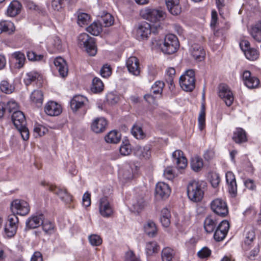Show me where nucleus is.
<instances>
[{
    "label": "nucleus",
    "mask_w": 261,
    "mask_h": 261,
    "mask_svg": "<svg viewBox=\"0 0 261 261\" xmlns=\"http://www.w3.org/2000/svg\"><path fill=\"white\" fill-rule=\"evenodd\" d=\"M0 89L2 92L6 94H10L13 92L14 87L7 81L4 80L1 83Z\"/></svg>",
    "instance_id": "nucleus-47"
},
{
    "label": "nucleus",
    "mask_w": 261,
    "mask_h": 261,
    "mask_svg": "<svg viewBox=\"0 0 261 261\" xmlns=\"http://www.w3.org/2000/svg\"><path fill=\"white\" fill-rule=\"evenodd\" d=\"M244 54L246 58L250 61L256 60L259 55L258 50L254 48H250Z\"/></svg>",
    "instance_id": "nucleus-45"
},
{
    "label": "nucleus",
    "mask_w": 261,
    "mask_h": 261,
    "mask_svg": "<svg viewBox=\"0 0 261 261\" xmlns=\"http://www.w3.org/2000/svg\"><path fill=\"white\" fill-rule=\"evenodd\" d=\"M229 229V223L227 220H223L217 226L214 234V239L220 242L225 238Z\"/></svg>",
    "instance_id": "nucleus-13"
},
{
    "label": "nucleus",
    "mask_w": 261,
    "mask_h": 261,
    "mask_svg": "<svg viewBox=\"0 0 261 261\" xmlns=\"http://www.w3.org/2000/svg\"><path fill=\"white\" fill-rule=\"evenodd\" d=\"M159 250V246L155 242H148L146 245V252L148 255H151Z\"/></svg>",
    "instance_id": "nucleus-46"
},
{
    "label": "nucleus",
    "mask_w": 261,
    "mask_h": 261,
    "mask_svg": "<svg viewBox=\"0 0 261 261\" xmlns=\"http://www.w3.org/2000/svg\"><path fill=\"white\" fill-rule=\"evenodd\" d=\"M11 56L16 60V67L17 68H22L26 60L24 54L20 51H17L13 53Z\"/></svg>",
    "instance_id": "nucleus-33"
},
{
    "label": "nucleus",
    "mask_w": 261,
    "mask_h": 261,
    "mask_svg": "<svg viewBox=\"0 0 261 261\" xmlns=\"http://www.w3.org/2000/svg\"><path fill=\"white\" fill-rule=\"evenodd\" d=\"M163 14L162 11L149 8H146L141 11L142 16L151 22L160 21L163 18Z\"/></svg>",
    "instance_id": "nucleus-8"
},
{
    "label": "nucleus",
    "mask_w": 261,
    "mask_h": 261,
    "mask_svg": "<svg viewBox=\"0 0 261 261\" xmlns=\"http://www.w3.org/2000/svg\"><path fill=\"white\" fill-rule=\"evenodd\" d=\"M15 31L14 23L10 21H0V34L4 32L12 33Z\"/></svg>",
    "instance_id": "nucleus-34"
},
{
    "label": "nucleus",
    "mask_w": 261,
    "mask_h": 261,
    "mask_svg": "<svg viewBox=\"0 0 261 261\" xmlns=\"http://www.w3.org/2000/svg\"><path fill=\"white\" fill-rule=\"evenodd\" d=\"M107 101L111 105L116 103L119 100L118 96L113 92L109 93L106 96Z\"/></svg>",
    "instance_id": "nucleus-57"
},
{
    "label": "nucleus",
    "mask_w": 261,
    "mask_h": 261,
    "mask_svg": "<svg viewBox=\"0 0 261 261\" xmlns=\"http://www.w3.org/2000/svg\"><path fill=\"white\" fill-rule=\"evenodd\" d=\"M171 190L168 184L159 182L156 185L155 195L156 197L165 199L169 197Z\"/></svg>",
    "instance_id": "nucleus-18"
},
{
    "label": "nucleus",
    "mask_w": 261,
    "mask_h": 261,
    "mask_svg": "<svg viewBox=\"0 0 261 261\" xmlns=\"http://www.w3.org/2000/svg\"><path fill=\"white\" fill-rule=\"evenodd\" d=\"M45 113L50 116L59 115L62 112L61 105L54 101H48L44 107Z\"/></svg>",
    "instance_id": "nucleus-17"
},
{
    "label": "nucleus",
    "mask_w": 261,
    "mask_h": 261,
    "mask_svg": "<svg viewBox=\"0 0 261 261\" xmlns=\"http://www.w3.org/2000/svg\"><path fill=\"white\" fill-rule=\"evenodd\" d=\"M111 68L110 66L106 64L100 70V74L103 77H108L111 74Z\"/></svg>",
    "instance_id": "nucleus-60"
},
{
    "label": "nucleus",
    "mask_w": 261,
    "mask_h": 261,
    "mask_svg": "<svg viewBox=\"0 0 261 261\" xmlns=\"http://www.w3.org/2000/svg\"><path fill=\"white\" fill-rule=\"evenodd\" d=\"M198 120L199 128L201 130L204 127L205 122V113L203 108L200 111Z\"/></svg>",
    "instance_id": "nucleus-54"
},
{
    "label": "nucleus",
    "mask_w": 261,
    "mask_h": 261,
    "mask_svg": "<svg viewBox=\"0 0 261 261\" xmlns=\"http://www.w3.org/2000/svg\"><path fill=\"white\" fill-rule=\"evenodd\" d=\"M77 41L80 47L85 48L90 56H93L96 54V49L94 38L87 33H82L78 36Z\"/></svg>",
    "instance_id": "nucleus-3"
},
{
    "label": "nucleus",
    "mask_w": 261,
    "mask_h": 261,
    "mask_svg": "<svg viewBox=\"0 0 261 261\" xmlns=\"http://www.w3.org/2000/svg\"><path fill=\"white\" fill-rule=\"evenodd\" d=\"M102 20L105 27L112 25L114 23V19L112 15L109 13L106 14L102 17Z\"/></svg>",
    "instance_id": "nucleus-56"
},
{
    "label": "nucleus",
    "mask_w": 261,
    "mask_h": 261,
    "mask_svg": "<svg viewBox=\"0 0 261 261\" xmlns=\"http://www.w3.org/2000/svg\"><path fill=\"white\" fill-rule=\"evenodd\" d=\"M107 125V121L104 118H98L92 122L91 129L96 133H100L105 130Z\"/></svg>",
    "instance_id": "nucleus-24"
},
{
    "label": "nucleus",
    "mask_w": 261,
    "mask_h": 261,
    "mask_svg": "<svg viewBox=\"0 0 261 261\" xmlns=\"http://www.w3.org/2000/svg\"><path fill=\"white\" fill-rule=\"evenodd\" d=\"M125 261H140V260L135 256L133 251H130L126 253Z\"/></svg>",
    "instance_id": "nucleus-64"
},
{
    "label": "nucleus",
    "mask_w": 261,
    "mask_h": 261,
    "mask_svg": "<svg viewBox=\"0 0 261 261\" xmlns=\"http://www.w3.org/2000/svg\"><path fill=\"white\" fill-rule=\"evenodd\" d=\"M173 162L176 164L178 169H185L187 166V160L184 153L180 150H176L172 153Z\"/></svg>",
    "instance_id": "nucleus-19"
},
{
    "label": "nucleus",
    "mask_w": 261,
    "mask_h": 261,
    "mask_svg": "<svg viewBox=\"0 0 261 261\" xmlns=\"http://www.w3.org/2000/svg\"><path fill=\"white\" fill-rule=\"evenodd\" d=\"M54 63L60 75L63 77H65L68 73L65 61L61 57H58L55 59Z\"/></svg>",
    "instance_id": "nucleus-23"
},
{
    "label": "nucleus",
    "mask_w": 261,
    "mask_h": 261,
    "mask_svg": "<svg viewBox=\"0 0 261 261\" xmlns=\"http://www.w3.org/2000/svg\"><path fill=\"white\" fill-rule=\"evenodd\" d=\"M42 228L44 231L46 233H51L54 231V226L50 221L45 220L43 221Z\"/></svg>",
    "instance_id": "nucleus-53"
},
{
    "label": "nucleus",
    "mask_w": 261,
    "mask_h": 261,
    "mask_svg": "<svg viewBox=\"0 0 261 261\" xmlns=\"http://www.w3.org/2000/svg\"><path fill=\"white\" fill-rule=\"evenodd\" d=\"M98 208L100 214L105 218L111 216L113 213V208L107 197L101 198L98 202Z\"/></svg>",
    "instance_id": "nucleus-10"
},
{
    "label": "nucleus",
    "mask_w": 261,
    "mask_h": 261,
    "mask_svg": "<svg viewBox=\"0 0 261 261\" xmlns=\"http://www.w3.org/2000/svg\"><path fill=\"white\" fill-rule=\"evenodd\" d=\"M77 23L81 27L88 24L90 19L89 14L80 12L77 13Z\"/></svg>",
    "instance_id": "nucleus-43"
},
{
    "label": "nucleus",
    "mask_w": 261,
    "mask_h": 261,
    "mask_svg": "<svg viewBox=\"0 0 261 261\" xmlns=\"http://www.w3.org/2000/svg\"><path fill=\"white\" fill-rule=\"evenodd\" d=\"M12 121L17 129H21L26 125V119L24 114L20 111H14L11 116Z\"/></svg>",
    "instance_id": "nucleus-21"
},
{
    "label": "nucleus",
    "mask_w": 261,
    "mask_h": 261,
    "mask_svg": "<svg viewBox=\"0 0 261 261\" xmlns=\"http://www.w3.org/2000/svg\"><path fill=\"white\" fill-rule=\"evenodd\" d=\"M191 53L194 59L198 61L204 60L205 55L203 48L198 44H194L192 46Z\"/></svg>",
    "instance_id": "nucleus-26"
},
{
    "label": "nucleus",
    "mask_w": 261,
    "mask_h": 261,
    "mask_svg": "<svg viewBox=\"0 0 261 261\" xmlns=\"http://www.w3.org/2000/svg\"><path fill=\"white\" fill-rule=\"evenodd\" d=\"M31 100L37 106H41L43 101V94L41 91L34 90L30 96Z\"/></svg>",
    "instance_id": "nucleus-37"
},
{
    "label": "nucleus",
    "mask_w": 261,
    "mask_h": 261,
    "mask_svg": "<svg viewBox=\"0 0 261 261\" xmlns=\"http://www.w3.org/2000/svg\"><path fill=\"white\" fill-rule=\"evenodd\" d=\"M217 225L216 219L212 217H207L204 222V228L207 233H212L215 229Z\"/></svg>",
    "instance_id": "nucleus-31"
},
{
    "label": "nucleus",
    "mask_w": 261,
    "mask_h": 261,
    "mask_svg": "<svg viewBox=\"0 0 261 261\" xmlns=\"http://www.w3.org/2000/svg\"><path fill=\"white\" fill-rule=\"evenodd\" d=\"M249 32L255 41L261 42V20L258 21L255 24L252 25Z\"/></svg>",
    "instance_id": "nucleus-28"
},
{
    "label": "nucleus",
    "mask_w": 261,
    "mask_h": 261,
    "mask_svg": "<svg viewBox=\"0 0 261 261\" xmlns=\"http://www.w3.org/2000/svg\"><path fill=\"white\" fill-rule=\"evenodd\" d=\"M134 154L140 159H148L151 155L150 148L149 146H137L134 149Z\"/></svg>",
    "instance_id": "nucleus-27"
},
{
    "label": "nucleus",
    "mask_w": 261,
    "mask_h": 261,
    "mask_svg": "<svg viewBox=\"0 0 261 261\" xmlns=\"http://www.w3.org/2000/svg\"><path fill=\"white\" fill-rule=\"evenodd\" d=\"M5 106L6 111H8L9 113H11L13 110H16L18 107L17 103L13 100L8 101Z\"/></svg>",
    "instance_id": "nucleus-59"
},
{
    "label": "nucleus",
    "mask_w": 261,
    "mask_h": 261,
    "mask_svg": "<svg viewBox=\"0 0 261 261\" xmlns=\"http://www.w3.org/2000/svg\"><path fill=\"white\" fill-rule=\"evenodd\" d=\"M27 56L29 60L31 61H40L43 59V55H37L33 51H28Z\"/></svg>",
    "instance_id": "nucleus-52"
},
{
    "label": "nucleus",
    "mask_w": 261,
    "mask_h": 261,
    "mask_svg": "<svg viewBox=\"0 0 261 261\" xmlns=\"http://www.w3.org/2000/svg\"><path fill=\"white\" fill-rule=\"evenodd\" d=\"M164 86V83L162 81L155 82L151 87V93L154 95H161L162 93Z\"/></svg>",
    "instance_id": "nucleus-44"
},
{
    "label": "nucleus",
    "mask_w": 261,
    "mask_h": 261,
    "mask_svg": "<svg viewBox=\"0 0 261 261\" xmlns=\"http://www.w3.org/2000/svg\"><path fill=\"white\" fill-rule=\"evenodd\" d=\"M225 178L229 192L233 196H235L237 192V185L234 174L231 171H228L226 173Z\"/></svg>",
    "instance_id": "nucleus-22"
},
{
    "label": "nucleus",
    "mask_w": 261,
    "mask_h": 261,
    "mask_svg": "<svg viewBox=\"0 0 261 261\" xmlns=\"http://www.w3.org/2000/svg\"><path fill=\"white\" fill-rule=\"evenodd\" d=\"M219 97L228 107L230 106L234 100L233 94L230 88L225 84H221L219 87Z\"/></svg>",
    "instance_id": "nucleus-11"
},
{
    "label": "nucleus",
    "mask_w": 261,
    "mask_h": 261,
    "mask_svg": "<svg viewBox=\"0 0 261 261\" xmlns=\"http://www.w3.org/2000/svg\"><path fill=\"white\" fill-rule=\"evenodd\" d=\"M132 134L133 135L138 139H142L145 136L141 126L135 125L132 128Z\"/></svg>",
    "instance_id": "nucleus-48"
},
{
    "label": "nucleus",
    "mask_w": 261,
    "mask_h": 261,
    "mask_svg": "<svg viewBox=\"0 0 261 261\" xmlns=\"http://www.w3.org/2000/svg\"><path fill=\"white\" fill-rule=\"evenodd\" d=\"M18 218L15 215L9 216L8 222L5 227V232L8 237H13L17 231Z\"/></svg>",
    "instance_id": "nucleus-12"
},
{
    "label": "nucleus",
    "mask_w": 261,
    "mask_h": 261,
    "mask_svg": "<svg viewBox=\"0 0 261 261\" xmlns=\"http://www.w3.org/2000/svg\"><path fill=\"white\" fill-rule=\"evenodd\" d=\"M144 231L149 237H155L158 232L155 224L152 221H148L144 226Z\"/></svg>",
    "instance_id": "nucleus-32"
},
{
    "label": "nucleus",
    "mask_w": 261,
    "mask_h": 261,
    "mask_svg": "<svg viewBox=\"0 0 261 261\" xmlns=\"http://www.w3.org/2000/svg\"><path fill=\"white\" fill-rule=\"evenodd\" d=\"M83 205L85 207H88L91 204L90 194L86 192L83 196Z\"/></svg>",
    "instance_id": "nucleus-63"
},
{
    "label": "nucleus",
    "mask_w": 261,
    "mask_h": 261,
    "mask_svg": "<svg viewBox=\"0 0 261 261\" xmlns=\"http://www.w3.org/2000/svg\"><path fill=\"white\" fill-rule=\"evenodd\" d=\"M175 74V70L173 68H169L166 70V81L171 86H173V80Z\"/></svg>",
    "instance_id": "nucleus-49"
},
{
    "label": "nucleus",
    "mask_w": 261,
    "mask_h": 261,
    "mask_svg": "<svg viewBox=\"0 0 261 261\" xmlns=\"http://www.w3.org/2000/svg\"><path fill=\"white\" fill-rule=\"evenodd\" d=\"M132 205L138 212L142 211L146 205V202L142 196H138L133 200Z\"/></svg>",
    "instance_id": "nucleus-36"
},
{
    "label": "nucleus",
    "mask_w": 261,
    "mask_h": 261,
    "mask_svg": "<svg viewBox=\"0 0 261 261\" xmlns=\"http://www.w3.org/2000/svg\"><path fill=\"white\" fill-rule=\"evenodd\" d=\"M103 84L100 79L94 77L93 79L91 88L92 92L95 93L101 92L103 89Z\"/></svg>",
    "instance_id": "nucleus-40"
},
{
    "label": "nucleus",
    "mask_w": 261,
    "mask_h": 261,
    "mask_svg": "<svg viewBox=\"0 0 261 261\" xmlns=\"http://www.w3.org/2000/svg\"><path fill=\"white\" fill-rule=\"evenodd\" d=\"M179 46V41L176 36L173 34H168L165 36L161 48L164 53L172 54L177 51Z\"/></svg>",
    "instance_id": "nucleus-4"
},
{
    "label": "nucleus",
    "mask_w": 261,
    "mask_h": 261,
    "mask_svg": "<svg viewBox=\"0 0 261 261\" xmlns=\"http://www.w3.org/2000/svg\"><path fill=\"white\" fill-rule=\"evenodd\" d=\"M44 219V216L42 214L32 216L26 221V227L28 229L36 228L43 223Z\"/></svg>",
    "instance_id": "nucleus-20"
},
{
    "label": "nucleus",
    "mask_w": 261,
    "mask_h": 261,
    "mask_svg": "<svg viewBox=\"0 0 261 261\" xmlns=\"http://www.w3.org/2000/svg\"><path fill=\"white\" fill-rule=\"evenodd\" d=\"M105 139L108 143H117L120 140L121 135L116 130H112L105 136Z\"/></svg>",
    "instance_id": "nucleus-35"
},
{
    "label": "nucleus",
    "mask_w": 261,
    "mask_h": 261,
    "mask_svg": "<svg viewBox=\"0 0 261 261\" xmlns=\"http://www.w3.org/2000/svg\"><path fill=\"white\" fill-rule=\"evenodd\" d=\"M151 32H154L151 29V25L146 22H143L136 27L135 36L138 40H146L149 37Z\"/></svg>",
    "instance_id": "nucleus-7"
},
{
    "label": "nucleus",
    "mask_w": 261,
    "mask_h": 261,
    "mask_svg": "<svg viewBox=\"0 0 261 261\" xmlns=\"http://www.w3.org/2000/svg\"><path fill=\"white\" fill-rule=\"evenodd\" d=\"M21 5L17 1H13L7 9V14L10 17H14L20 12Z\"/></svg>",
    "instance_id": "nucleus-29"
},
{
    "label": "nucleus",
    "mask_w": 261,
    "mask_h": 261,
    "mask_svg": "<svg viewBox=\"0 0 261 261\" xmlns=\"http://www.w3.org/2000/svg\"><path fill=\"white\" fill-rule=\"evenodd\" d=\"M21 134V137L23 140H27L29 138V131L28 128L24 125L21 129H17Z\"/></svg>",
    "instance_id": "nucleus-62"
},
{
    "label": "nucleus",
    "mask_w": 261,
    "mask_h": 261,
    "mask_svg": "<svg viewBox=\"0 0 261 261\" xmlns=\"http://www.w3.org/2000/svg\"><path fill=\"white\" fill-rule=\"evenodd\" d=\"M90 244L93 246H98L101 244L102 240L99 236L93 234L89 237Z\"/></svg>",
    "instance_id": "nucleus-58"
},
{
    "label": "nucleus",
    "mask_w": 261,
    "mask_h": 261,
    "mask_svg": "<svg viewBox=\"0 0 261 261\" xmlns=\"http://www.w3.org/2000/svg\"><path fill=\"white\" fill-rule=\"evenodd\" d=\"M205 183L202 181L193 180L187 186V195L189 199L194 202L200 201L204 195Z\"/></svg>",
    "instance_id": "nucleus-1"
},
{
    "label": "nucleus",
    "mask_w": 261,
    "mask_h": 261,
    "mask_svg": "<svg viewBox=\"0 0 261 261\" xmlns=\"http://www.w3.org/2000/svg\"><path fill=\"white\" fill-rule=\"evenodd\" d=\"M175 255V251L170 248H164L162 252V258L163 261H172Z\"/></svg>",
    "instance_id": "nucleus-39"
},
{
    "label": "nucleus",
    "mask_w": 261,
    "mask_h": 261,
    "mask_svg": "<svg viewBox=\"0 0 261 261\" xmlns=\"http://www.w3.org/2000/svg\"><path fill=\"white\" fill-rule=\"evenodd\" d=\"M87 31L94 36H97L102 31L101 24L99 22L94 21L87 28Z\"/></svg>",
    "instance_id": "nucleus-41"
},
{
    "label": "nucleus",
    "mask_w": 261,
    "mask_h": 261,
    "mask_svg": "<svg viewBox=\"0 0 261 261\" xmlns=\"http://www.w3.org/2000/svg\"><path fill=\"white\" fill-rule=\"evenodd\" d=\"M202 159L198 156H194L191 161V167L194 171L198 172L203 167Z\"/></svg>",
    "instance_id": "nucleus-42"
},
{
    "label": "nucleus",
    "mask_w": 261,
    "mask_h": 261,
    "mask_svg": "<svg viewBox=\"0 0 261 261\" xmlns=\"http://www.w3.org/2000/svg\"><path fill=\"white\" fill-rule=\"evenodd\" d=\"M11 208L13 212H16L21 216H25L30 211V206L27 202L23 200L15 199L11 202Z\"/></svg>",
    "instance_id": "nucleus-9"
},
{
    "label": "nucleus",
    "mask_w": 261,
    "mask_h": 261,
    "mask_svg": "<svg viewBox=\"0 0 261 261\" xmlns=\"http://www.w3.org/2000/svg\"><path fill=\"white\" fill-rule=\"evenodd\" d=\"M211 210L216 215L224 217L228 214V208L226 202L223 199L217 198L210 203Z\"/></svg>",
    "instance_id": "nucleus-6"
},
{
    "label": "nucleus",
    "mask_w": 261,
    "mask_h": 261,
    "mask_svg": "<svg viewBox=\"0 0 261 261\" xmlns=\"http://www.w3.org/2000/svg\"><path fill=\"white\" fill-rule=\"evenodd\" d=\"M246 231L244 247L246 249H248L249 246L254 240L255 236L254 231L251 229L247 228L246 229Z\"/></svg>",
    "instance_id": "nucleus-38"
},
{
    "label": "nucleus",
    "mask_w": 261,
    "mask_h": 261,
    "mask_svg": "<svg viewBox=\"0 0 261 261\" xmlns=\"http://www.w3.org/2000/svg\"><path fill=\"white\" fill-rule=\"evenodd\" d=\"M179 84L181 88L186 91H192L195 87L194 71L188 70L179 79Z\"/></svg>",
    "instance_id": "nucleus-5"
},
{
    "label": "nucleus",
    "mask_w": 261,
    "mask_h": 261,
    "mask_svg": "<svg viewBox=\"0 0 261 261\" xmlns=\"http://www.w3.org/2000/svg\"><path fill=\"white\" fill-rule=\"evenodd\" d=\"M39 76V74L35 71H31L26 74L24 79V82L26 85L31 84L32 82L35 81Z\"/></svg>",
    "instance_id": "nucleus-50"
},
{
    "label": "nucleus",
    "mask_w": 261,
    "mask_h": 261,
    "mask_svg": "<svg viewBox=\"0 0 261 261\" xmlns=\"http://www.w3.org/2000/svg\"><path fill=\"white\" fill-rule=\"evenodd\" d=\"M88 102V99L82 95H76L70 100V107L73 112H76L84 108Z\"/></svg>",
    "instance_id": "nucleus-14"
},
{
    "label": "nucleus",
    "mask_w": 261,
    "mask_h": 261,
    "mask_svg": "<svg viewBox=\"0 0 261 261\" xmlns=\"http://www.w3.org/2000/svg\"><path fill=\"white\" fill-rule=\"evenodd\" d=\"M119 151L122 155H128L132 152L131 145L128 142H123L119 148Z\"/></svg>",
    "instance_id": "nucleus-51"
},
{
    "label": "nucleus",
    "mask_w": 261,
    "mask_h": 261,
    "mask_svg": "<svg viewBox=\"0 0 261 261\" xmlns=\"http://www.w3.org/2000/svg\"><path fill=\"white\" fill-rule=\"evenodd\" d=\"M40 185L46 188L49 191L57 195L65 203L68 204L72 201V196L67 192L66 189L57 187L45 180L40 182Z\"/></svg>",
    "instance_id": "nucleus-2"
},
{
    "label": "nucleus",
    "mask_w": 261,
    "mask_h": 261,
    "mask_svg": "<svg viewBox=\"0 0 261 261\" xmlns=\"http://www.w3.org/2000/svg\"><path fill=\"white\" fill-rule=\"evenodd\" d=\"M47 130V129L42 125H36L34 128V132L36 137L44 135Z\"/></svg>",
    "instance_id": "nucleus-55"
},
{
    "label": "nucleus",
    "mask_w": 261,
    "mask_h": 261,
    "mask_svg": "<svg viewBox=\"0 0 261 261\" xmlns=\"http://www.w3.org/2000/svg\"><path fill=\"white\" fill-rule=\"evenodd\" d=\"M232 140L238 144L247 141V136L245 131L242 128H237L233 132Z\"/></svg>",
    "instance_id": "nucleus-30"
},
{
    "label": "nucleus",
    "mask_w": 261,
    "mask_h": 261,
    "mask_svg": "<svg viewBox=\"0 0 261 261\" xmlns=\"http://www.w3.org/2000/svg\"><path fill=\"white\" fill-rule=\"evenodd\" d=\"M166 5L169 12L174 15H177L181 12L179 0H166Z\"/></svg>",
    "instance_id": "nucleus-25"
},
{
    "label": "nucleus",
    "mask_w": 261,
    "mask_h": 261,
    "mask_svg": "<svg viewBox=\"0 0 261 261\" xmlns=\"http://www.w3.org/2000/svg\"><path fill=\"white\" fill-rule=\"evenodd\" d=\"M128 72L135 76H138L140 73V63L135 57L129 58L126 63Z\"/></svg>",
    "instance_id": "nucleus-16"
},
{
    "label": "nucleus",
    "mask_w": 261,
    "mask_h": 261,
    "mask_svg": "<svg viewBox=\"0 0 261 261\" xmlns=\"http://www.w3.org/2000/svg\"><path fill=\"white\" fill-rule=\"evenodd\" d=\"M211 253V251L207 247H203L197 253L199 257L204 258L208 257Z\"/></svg>",
    "instance_id": "nucleus-61"
},
{
    "label": "nucleus",
    "mask_w": 261,
    "mask_h": 261,
    "mask_svg": "<svg viewBox=\"0 0 261 261\" xmlns=\"http://www.w3.org/2000/svg\"><path fill=\"white\" fill-rule=\"evenodd\" d=\"M242 78L244 85L248 88H257L259 84V79L254 76H252L251 72L248 70L244 71Z\"/></svg>",
    "instance_id": "nucleus-15"
}]
</instances>
